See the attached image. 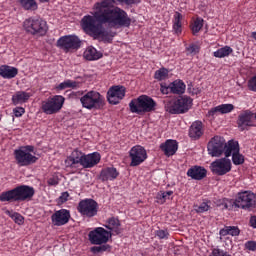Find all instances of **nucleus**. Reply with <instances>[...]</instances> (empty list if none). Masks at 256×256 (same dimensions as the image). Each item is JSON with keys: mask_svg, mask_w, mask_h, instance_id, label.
<instances>
[{"mask_svg": "<svg viewBox=\"0 0 256 256\" xmlns=\"http://www.w3.org/2000/svg\"><path fill=\"white\" fill-rule=\"evenodd\" d=\"M93 11L92 15H86L81 19L80 25L84 33L94 39L101 37L104 41L111 43L115 37V32H109L105 27L131 26V18L125 10L115 8V0L96 2Z\"/></svg>", "mask_w": 256, "mask_h": 256, "instance_id": "1", "label": "nucleus"}, {"mask_svg": "<svg viewBox=\"0 0 256 256\" xmlns=\"http://www.w3.org/2000/svg\"><path fill=\"white\" fill-rule=\"evenodd\" d=\"M33 195H35V189L33 187L21 185L12 190L2 192L0 194V201L2 203H11L13 201H29L33 199Z\"/></svg>", "mask_w": 256, "mask_h": 256, "instance_id": "2", "label": "nucleus"}, {"mask_svg": "<svg viewBox=\"0 0 256 256\" xmlns=\"http://www.w3.org/2000/svg\"><path fill=\"white\" fill-rule=\"evenodd\" d=\"M129 107L131 113L143 115V113H151L152 111H155L157 102L147 95H141L136 99H132L129 103Z\"/></svg>", "mask_w": 256, "mask_h": 256, "instance_id": "3", "label": "nucleus"}, {"mask_svg": "<svg viewBox=\"0 0 256 256\" xmlns=\"http://www.w3.org/2000/svg\"><path fill=\"white\" fill-rule=\"evenodd\" d=\"M193 107V99L189 96H179L177 100L168 101L165 104V111L170 115H181L187 113Z\"/></svg>", "mask_w": 256, "mask_h": 256, "instance_id": "4", "label": "nucleus"}, {"mask_svg": "<svg viewBox=\"0 0 256 256\" xmlns=\"http://www.w3.org/2000/svg\"><path fill=\"white\" fill-rule=\"evenodd\" d=\"M84 109L101 110L105 107V97L97 91H89L80 99Z\"/></svg>", "mask_w": 256, "mask_h": 256, "instance_id": "5", "label": "nucleus"}, {"mask_svg": "<svg viewBox=\"0 0 256 256\" xmlns=\"http://www.w3.org/2000/svg\"><path fill=\"white\" fill-rule=\"evenodd\" d=\"M234 206L244 211H253L256 209V195L249 191L239 192L234 201Z\"/></svg>", "mask_w": 256, "mask_h": 256, "instance_id": "6", "label": "nucleus"}, {"mask_svg": "<svg viewBox=\"0 0 256 256\" xmlns=\"http://www.w3.org/2000/svg\"><path fill=\"white\" fill-rule=\"evenodd\" d=\"M23 27L30 35L43 36L47 33V22L41 18L30 17L24 21Z\"/></svg>", "mask_w": 256, "mask_h": 256, "instance_id": "7", "label": "nucleus"}, {"mask_svg": "<svg viewBox=\"0 0 256 256\" xmlns=\"http://www.w3.org/2000/svg\"><path fill=\"white\" fill-rule=\"evenodd\" d=\"M77 209L84 217L91 218L97 216V213H99V204L91 198H86L79 202Z\"/></svg>", "mask_w": 256, "mask_h": 256, "instance_id": "8", "label": "nucleus"}, {"mask_svg": "<svg viewBox=\"0 0 256 256\" xmlns=\"http://www.w3.org/2000/svg\"><path fill=\"white\" fill-rule=\"evenodd\" d=\"M63 103H65V98L63 96L56 95L53 98L42 102V111L46 115H55V113H59V111H61Z\"/></svg>", "mask_w": 256, "mask_h": 256, "instance_id": "9", "label": "nucleus"}, {"mask_svg": "<svg viewBox=\"0 0 256 256\" xmlns=\"http://www.w3.org/2000/svg\"><path fill=\"white\" fill-rule=\"evenodd\" d=\"M88 237L92 245H103L113 237V233L103 227H97L89 232Z\"/></svg>", "mask_w": 256, "mask_h": 256, "instance_id": "10", "label": "nucleus"}, {"mask_svg": "<svg viewBox=\"0 0 256 256\" xmlns=\"http://www.w3.org/2000/svg\"><path fill=\"white\" fill-rule=\"evenodd\" d=\"M57 47L69 53L71 49L77 51L81 47V39L75 35L62 36L57 40Z\"/></svg>", "mask_w": 256, "mask_h": 256, "instance_id": "11", "label": "nucleus"}, {"mask_svg": "<svg viewBox=\"0 0 256 256\" xmlns=\"http://www.w3.org/2000/svg\"><path fill=\"white\" fill-rule=\"evenodd\" d=\"M207 149L211 157H221L225 151V138L214 136L208 142Z\"/></svg>", "mask_w": 256, "mask_h": 256, "instance_id": "12", "label": "nucleus"}, {"mask_svg": "<svg viewBox=\"0 0 256 256\" xmlns=\"http://www.w3.org/2000/svg\"><path fill=\"white\" fill-rule=\"evenodd\" d=\"M232 165L231 160L227 158H220L215 161H213L210 164V169L214 175H227L229 171H231Z\"/></svg>", "mask_w": 256, "mask_h": 256, "instance_id": "13", "label": "nucleus"}, {"mask_svg": "<svg viewBox=\"0 0 256 256\" xmlns=\"http://www.w3.org/2000/svg\"><path fill=\"white\" fill-rule=\"evenodd\" d=\"M185 83L182 80H175L169 85L167 83L160 84V91L163 95H169V93H173V95H183L185 93Z\"/></svg>", "mask_w": 256, "mask_h": 256, "instance_id": "14", "label": "nucleus"}, {"mask_svg": "<svg viewBox=\"0 0 256 256\" xmlns=\"http://www.w3.org/2000/svg\"><path fill=\"white\" fill-rule=\"evenodd\" d=\"M129 157L131 159L130 166L138 167L147 159V150L141 145L133 146L129 152Z\"/></svg>", "mask_w": 256, "mask_h": 256, "instance_id": "15", "label": "nucleus"}, {"mask_svg": "<svg viewBox=\"0 0 256 256\" xmlns=\"http://www.w3.org/2000/svg\"><path fill=\"white\" fill-rule=\"evenodd\" d=\"M14 156L17 162V165L20 167H28V165H33L37 163V157L33 154L23 150V148L14 150Z\"/></svg>", "mask_w": 256, "mask_h": 256, "instance_id": "16", "label": "nucleus"}, {"mask_svg": "<svg viewBox=\"0 0 256 256\" xmlns=\"http://www.w3.org/2000/svg\"><path fill=\"white\" fill-rule=\"evenodd\" d=\"M127 89L125 86H112L107 92V100L110 105H119L120 101L125 97Z\"/></svg>", "mask_w": 256, "mask_h": 256, "instance_id": "17", "label": "nucleus"}, {"mask_svg": "<svg viewBox=\"0 0 256 256\" xmlns=\"http://www.w3.org/2000/svg\"><path fill=\"white\" fill-rule=\"evenodd\" d=\"M51 219L53 225L56 227L67 225V223H69V219H71V212L67 209L58 210L51 216Z\"/></svg>", "mask_w": 256, "mask_h": 256, "instance_id": "18", "label": "nucleus"}, {"mask_svg": "<svg viewBox=\"0 0 256 256\" xmlns=\"http://www.w3.org/2000/svg\"><path fill=\"white\" fill-rule=\"evenodd\" d=\"M253 119H255V114L250 110H245L238 116L237 125L241 131H245V127H253Z\"/></svg>", "mask_w": 256, "mask_h": 256, "instance_id": "19", "label": "nucleus"}, {"mask_svg": "<svg viewBox=\"0 0 256 256\" xmlns=\"http://www.w3.org/2000/svg\"><path fill=\"white\" fill-rule=\"evenodd\" d=\"M187 175L195 181H201L207 177V169L202 166H193L188 169Z\"/></svg>", "mask_w": 256, "mask_h": 256, "instance_id": "20", "label": "nucleus"}, {"mask_svg": "<svg viewBox=\"0 0 256 256\" xmlns=\"http://www.w3.org/2000/svg\"><path fill=\"white\" fill-rule=\"evenodd\" d=\"M99 161H101V154L98 152H94L88 155L84 154L82 167H84V169H91V167H95Z\"/></svg>", "mask_w": 256, "mask_h": 256, "instance_id": "21", "label": "nucleus"}, {"mask_svg": "<svg viewBox=\"0 0 256 256\" xmlns=\"http://www.w3.org/2000/svg\"><path fill=\"white\" fill-rule=\"evenodd\" d=\"M178 144L175 140H166L165 143H162L160 145V149L162 151H164V155H166V157H171L173 155H175V153H177V149H178Z\"/></svg>", "mask_w": 256, "mask_h": 256, "instance_id": "22", "label": "nucleus"}, {"mask_svg": "<svg viewBox=\"0 0 256 256\" xmlns=\"http://www.w3.org/2000/svg\"><path fill=\"white\" fill-rule=\"evenodd\" d=\"M105 227L111 231L112 235H121L123 233V229L121 228V221H119V218H109Z\"/></svg>", "mask_w": 256, "mask_h": 256, "instance_id": "23", "label": "nucleus"}, {"mask_svg": "<svg viewBox=\"0 0 256 256\" xmlns=\"http://www.w3.org/2000/svg\"><path fill=\"white\" fill-rule=\"evenodd\" d=\"M84 153L75 149L66 159V163L69 166L75 167V165H82L83 166V157Z\"/></svg>", "mask_w": 256, "mask_h": 256, "instance_id": "24", "label": "nucleus"}, {"mask_svg": "<svg viewBox=\"0 0 256 256\" xmlns=\"http://www.w3.org/2000/svg\"><path fill=\"white\" fill-rule=\"evenodd\" d=\"M117 177H119V172H117V169L113 167L102 169L99 175V179L103 182L113 181L114 179H117Z\"/></svg>", "mask_w": 256, "mask_h": 256, "instance_id": "25", "label": "nucleus"}, {"mask_svg": "<svg viewBox=\"0 0 256 256\" xmlns=\"http://www.w3.org/2000/svg\"><path fill=\"white\" fill-rule=\"evenodd\" d=\"M233 109H235V106L233 104H221L219 106L212 108L208 112V115L209 117H214L216 113H221L222 115H225L227 113H231Z\"/></svg>", "mask_w": 256, "mask_h": 256, "instance_id": "26", "label": "nucleus"}, {"mask_svg": "<svg viewBox=\"0 0 256 256\" xmlns=\"http://www.w3.org/2000/svg\"><path fill=\"white\" fill-rule=\"evenodd\" d=\"M201 135H203V123L201 121L192 123L189 129V137L191 139H199Z\"/></svg>", "mask_w": 256, "mask_h": 256, "instance_id": "27", "label": "nucleus"}, {"mask_svg": "<svg viewBox=\"0 0 256 256\" xmlns=\"http://www.w3.org/2000/svg\"><path fill=\"white\" fill-rule=\"evenodd\" d=\"M18 73H19V70L15 67L7 66V65L0 67V75L4 79H13L17 77Z\"/></svg>", "mask_w": 256, "mask_h": 256, "instance_id": "28", "label": "nucleus"}, {"mask_svg": "<svg viewBox=\"0 0 256 256\" xmlns=\"http://www.w3.org/2000/svg\"><path fill=\"white\" fill-rule=\"evenodd\" d=\"M31 98V94L25 91H18L12 96L13 105H21L23 103H27Z\"/></svg>", "mask_w": 256, "mask_h": 256, "instance_id": "29", "label": "nucleus"}, {"mask_svg": "<svg viewBox=\"0 0 256 256\" xmlns=\"http://www.w3.org/2000/svg\"><path fill=\"white\" fill-rule=\"evenodd\" d=\"M239 151V142L229 140L228 143H225L224 154L226 158L231 157V155L233 156V153H239Z\"/></svg>", "mask_w": 256, "mask_h": 256, "instance_id": "30", "label": "nucleus"}, {"mask_svg": "<svg viewBox=\"0 0 256 256\" xmlns=\"http://www.w3.org/2000/svg\"><path fill=\"white\" fill-rule=\"evenodd\" d=\"M19 3L20 7L24 9V11H37L39 9V5L35 0H16Z\"/></svg>", "mask_w": 256, "mask_h": 256, "instance_id": "31", "label": "nucleus"}, {"mask_svg": "<svg viewBox=\"0 0 256 256\" xmlns=\"http://www.w3.org/2000/svg\"><path fill=\"white\" fill-rule=\"evenodd\" d=\"M101 57H103V54L93 47H88L84 52V58H86L87 61H97V59H101Z\"/></svg>", "mask_w": 256, "mask_h": 256, "instance_id": "32", "label": "nucleus"}, {"mask_svg": "<svg viewBox=\"0 0 256 256\" xmlns=\"http://www.w3.org/2000/svg\"><path fill=\"white\" fill-rule=\"evenodd\" d=\"M240 233H241V230H239V227L237 226H225L220 230L221 237H226V235H231L232 237H238Z\"/></svg>", "mask_w": 256, "mask_h": 256, "instance_id": "33", "label": "nucleus"}, {"mask_svg": "<svg viewBox=\"0 0 256 256\" xmlns=\"http://www.w3.org/2000/svg\"><path fill=\"white\" fill-rule=\"evenodd\" d=\"M231 53H233V49L229 46H224L214 52V57H217L218 59H223V57H229Z\"/></svg>", "mask_w": 256, "mask_h": 256, "instance_id": "34", "label": "nucleus"}, {"mask_svg": "<svg viewBox=\"0 0 256 256\" xmlns=\"http://www.w3.org/2000/svg\"><path fill=\"white\" fill-rule=\"evenodd\" d=\"M99 246H93L90 248V251L95 255H99V253H105V251H111V245L105 244H96Z\"/></svg>", "mask_w": 256, "mask_h": 256, "instance_id": "35", "label": "nucleus"}, {"mask_svg": "<svg viewBox=\"0 0 256 256\" xmlns=\"http://www.w3.org/2000/svg\"><path fill=\"white\" fill-rule=\"evenodd\" d=\"M167 77H169V70L166 68H160L154 74V79H157V81H165Z\"/></svg>", "mask_w": 256, "mask_h": 256, "instance_id": "36", "label": "nucleus"}, {"mask_svg": "<svg viewBox=\"0 0 256 256\" xmlns=\"http://www.w3.org/2000/svg\"><path fill=\"white\" fill-rule=\"evenodd\" d=\"M181 19H183V15L179 12H176L174 15V24H173V29L175 33H181Z\"/></svg>", "mask_w": 256, "mask_h": 256, "instance_id": "37", "label": "nucleus"}, {"mask_svg": "<svg viewBox=\"0 0 256 256\" xmlns=\"http://www.w3.org/2000/svg\"><path fill=\"white\" fill-rule=\"evenodd\" d=\"M232 163L234 165H243V163H245V156H243V154H241L240 152L233 153Z\"/></svg>", "mask_w": 256, "mask_h": 256, "instance_id": "38", "label": "nucleus"}, {"mask_svg": "<svg viewBox=\"0 0 256 256\" xmlns=\"http://www.w3.org/2000/svg\"><path fill=\"white\" fill-rule=\"evenodd\" d=\"M203 29V18H197L192 26L193 35H197Z\"/></svg>", "mask_w": 256, "mask_h": 256, "instance_id": "39", "label": "nucleus"}, {"mask_svg": "<svg viewBox=\"0 0 256 256\" xmlns=\"http://www.w3.org/2000/svg\"><path fill=\"white\" fill-rule=\"evenodd\" d=\"M171 195H173V191H166V192H163V191H160L157 193L156 195V199H158L159 201H166L167 200V197H171Z\"/></svg>", "mask_w": 256, "mask_h": 256, "instance_id": "40", "label": "nucleus"}, {"mask_svg": "<svg viewBox=\"0 0 256 256\" xmlns=\"http://www.w3.org/2000/svg\"><path fill=\"white\" fill-rule=\"evenodd\" d=\"M11 218L13 219V221H15V223H17L18 225H23V221L25 218H23V216L17 212H14L11 215Z\"/></svg>", "mask_w": 256, "mask_h": 256, "instance_id": "41", "label": "nucleus"}, {"mask_svg": "<svg viewBox=\"0 0 256 256\" xmlns=\"http://www.w3.org/2000/svg\"><path fill=\"white\" fill-rule=\"evenodd\" d=\"M210 206L207 205L206 202L201 203L196 209V213H205V211H209Z\"/></svg>", "mask_w": 256, "mask_h": 256, "instance_id": "42", "label": "nucleus"}, {"mask_svg": "<svg viewBox=\"0 0 256 256\" xmlns=\"http://www.w3.org/2000/svg\"><path fill=\"white\" fill-rule=\"evenodd\" d=\"M244 247L248 249V251H256V241H247Z\"/></svg>", "mask_w": 256, "mask_h": 256, "instance_id": "43", "label": "nucleus"}, {"mask_svg": "<svg viewBox=\"0 0 256 256\" xmlns=\"http://www.w3.org/2000/svg\"><path fill=\"white\" fill-rule=\"evenodd\" d=\"M13 113H14L15 117H22L23 114L25 113V108L16 107V108H14Z\"/></svg>", "mask_w": 256, "mask_h": 256, "instance_id": "44", "label": "nucleus"}, {"mask_svg": "<svg viewBox=\"0 0 256 256\" xmlns=\"http://www.w3.org/2000/svg\"><path fill=\"white\" fill-rule=\"evenodd\" d=\"M186 50L188 51V53L191 54L199 53V46H197V44H191L189 47L186 48Z\"/></svg>", "mask_w": 256, "mask_h": 256, "instance_id": "45", "label": "nucleus"}, {"mask_svg": "<svg viewBox=\"0 0 256 256\" xmlns=\"http://www.w3.org/2000/svg\"><path fill=\"white\" fill-rule=\"evenodd\" d=\"M157 237H159V239H167V237H169V232L165 231V230H158L156 232Z\"/></svg>", "mask_w": 256, "mask_h": 256, "instance_id": "46", "label": "nucleus"}, {"mask_svg": "<svg viewBox=\"0 0 256 256\" xmlns=\"http://www.w3.org/2000/svg\"><path fill=\"white\" fill-rule=\"evenodd\" d=\"M68 200H69V192H63L61 196L58 198V201L60 203H67Z\"/></svg>", "mask_w": 256, "mask_h": 256, "instance_id": "47", "label": "nucleus"}, {"mask_svg": "<svg viewBox=\"0 0 256 256\" xmlns=\"http://www.w3.org/2000/svg\"><path fill=\"white\" fill-rule=\"evenodd\" d=\"M117 3H124L125 5H135V3H141V0H116Z\"/></svg>", "mask_w": 256, "mask_h": 256, "instance_id": "48", "label": "nucleus"}, {"mask_svg": "<svg viewBox=\"0 0 256 256\" xmlns=\"http://www.w3.org/2000/svg\"><path fill=\"white\" fill-rule=\"evenodd\" d=\"M248 87L250 91L256 92V76L252 77V79L249 81Z\"/></svg>", "mask_w": 256, "mask_h": 256, "instance_id": "49", "label": "nucleus"}, {"mask_svg": "<svg viewBox=\"0 0 256 256\" xmlns=\"http://www.w3.org/2000/svg\"><path fill=\"white\" fill-rule=\"evenodd\" d=\"M67 83H68V88L77 89V87H79V82L67 80Z\"/></svg>", "mask_w": 256, "mask_h": 256, "instance_id": "50", "label": "nucleus"}, {"mask_svg": "<svg viewBox=\"0 0 256 256\" xmlns=\"http://www.w3.org/2000/svg\"><path fill=\"white\" fill-rule=\"evenodd\" d=\"M22 150L26 151V153H33L35 151V147L31 145H27L21 148Z\"/></svg>", "mask_w": 256, "mask_h": 256, "instance_id": "51", "label": "nucleus"}, {"mask_svg": "<svg viewBox=\"0 0 256 256\" xmlns=\"http://www.w3.org/2000/svg\"><path fill=\"white\" fill-rule=\"evenodd\" d=\"M68 88H69V85L67 83V80L62 82V83H60L59 86H58V89H60V90L68 89Z\"/></svg>", "mask_w": 256, "mask_h": 256, "instance_id": "52", "label": "nucleus"}, {"mask_svg": "<svg viewBox=\"0 0 256 256\" xmlns=\"http://www.w3.org/2000/svg\"><path fill=\"white\" fill-rule=\"evenodd\" d=\"M48 185H59V181H57L55 178L48 179Z\"/></svg>", "mask_w": 256, "mask_h": 256, "instance_id": "53", "label": "nucleus"}, {"mask_svg": "<svg viewBox=\"0 0 256 256\" xmlns=\"http://www.w3.org/2000/svg\"><path fill=\"white\" fill-rule=\"evenodd\" d=\"M188 93H191L192 95H195V92L191 90V85H188Z\"/></svg>", "mask_w": 256, "mask_h": 256, "instance_id": "54", "label": "nucleus"}, {"mask_svg": "<svg viewBox=\"0 0 256 256\" xmlns=\"http://www.w3.org/2000/svg\"><path fill=\"white\" fill-rule=\"evenodd\" d=\"M40 3H49L51 0H38Z\"/></svg>", "mask_w": 256, "mask_h": 256, "instance_id": "55", "label": "nucleus"}]
</instances>
